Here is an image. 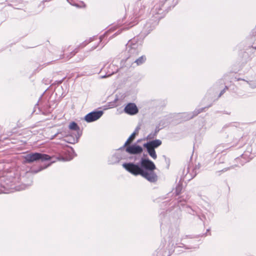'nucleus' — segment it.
<instances>
[{
  "label": "nucleus",
  "instance_id": "f257e3e1",
  "mask_svg": "<svg viewBox=\"0 0 256 256\" xmlns=\"http://www.w3.org/2000/svg\"><path fill=\"white\" fill-rule=\"evenodd\" d=\"M146 156L144 154L139 163L126 162L122 164V166L134 176H141L150 182L154 183L158 180V176L154 172L156 166L153 162L146 158Z\"/></svg>",
  "mask_w": 256,
  "mask_h": 256
},
{
  "label": "nucleus",
  "instance_id": "f03ea898",
  "mask_svg": "<svg viewBox=\"0 0 256 256\" xmlns=\"http://www.w3.org/2000/svg\"><path fill=\"white\" fill-rule=\"evenodd\" d=\"M126 50L128 53V58H136L140 51V48L136 40H130L126 44Z\"/></svg>",
  "mask_w": 256,
  "mask_h": 256
},
{
  "label": "nucleus",
  "instance_id": "7ed1b4c3",
  "mask_svg": "<svg viewBox=\"0 0 256 256\" xmlns=\"http://www.w3.org/2000/svg\"><path fill=\"white\" fill-rule=\"evenodd\" d=\"M51 158L49 155L34 152L26 154L24 156V162L26 163H31L38 160L44 162L49 160Z\"/></svg>",
  "mask_w": 256,
  "mask_h": 256
},
{
  "label": "nucleus",
  "instance_id": "20e7f679",
  "mask_svg": "<svg viewBox=\"0 0 256 256\" xmlns=\"http://www.w3.org/2000/svg\"><path fill=\"white\" fill-rule=\"evenodd\" d=\"M124 150L118 149V151L114 154L112 155L109 158L108 162L110 164H114L119 162L122 159L126 158L124 156Z\"/></svg>",
  "mask_w": 256,
  "mask_h": 256
},
{
  "label": "nucleus",
  "instance_id": "39448f33",
  "mask_svg": "<svg viewBox=\"0 0 256 256\" xmlns=\"http://www.w3.org/2000/svg\"><path fill=\"white\" fill-rule=\"evenodd\" d=\"M103 114V111H94L88 114L84 117V120L88 122H92L100 118Z\"/></svg>",
  "mask_w": 256,
  "mask_h": 256
},
{
  "label": "nucleus",
  "instance_id": "423d86ee",
  "mask_svg": "<svg viewBox=\"0 0 256 256\" xmlns=\"http://www.w3.org/2000/svg\"><path fill=\"white\" fill-rule=\"evenodd\" d=\"M126 148V152L133 154H140L142 151V147L136 144L130 145L128 144Z\"/></svg>",
  "mask_w": 256,
  "mask_h": 256
},
{
  "label": "nucleus",
  "instance_id": "0eeeda50",
  "mask_svg": "<svg viewBox=\"0 0 256 256\" xmlns=\"http://www.w3.org/2000/svg\"><path fill=\"white\" fill-rule=\"evenodd\" d=\"M124 112L130 116L135 115L138 112V109L134 103L130 102L126 105Z\"/></svg>",
  "mask_w": 256,
  "mask_h": 256
},
{
  "label": "nucleus",
  "instance_id": "6e6552de",
  "mask_svg": "<svg viewBox=\"0 0 256 256\" xmlns=\"http://www.w3.org/2000/svg\"><path fill=\"white\" fill-rule=\"evenodd\" d=\"M205 108H200L199 109L195 110L192 112L190 113H184L183 114V116L184 117V119L185 120H188L194 117L197 116L200 113L202 112Z\"/></svg>",
  "mask_w": 256,
  "mask_h": 256
},
{
  "label": "nucleus",
  "instance_id": "1a4fd4ad",
  "mask_svg": "<svg viewBox=\"0 0 256 256\" xmlns=\"http://www.w3.org/2000/svg\"><path fill=\"white\" fill-rule=\"evenodd\" d=\"M162 141L160 140H155L151 141H149L146 143H145L146 146H150L152 148H157L162 144Z\"/></svg>",
  "mask_w": 256,
  "mask_h": 256
},
{
  "label": "nucleus",
  "instance_id": "9d476101",
  "mask_svg": "<svg viewBox=\"0 0 256 256\" xmlns=\"http://www.w3.org/2000/svg\"><path fill=\"white\" fill-rule=\"evenodd\" d=\"M143 146L146 149L147 152L154 160H156L157 158V155L154 150L155 148H152L150 146H146L145 144H144Z\"/></svg>",
  "mask_w": 256,
  "mask_h": 256
},
{
  "label": "nucleus",
  "instance_id": "9b49d317",
  "mask_svg": "<svg viewBox=\"0 0 256 256\" xmlns=\"http://www.w3.org/2000/svg\"><path fill=\"white\" fill-rule=\"evenodd\" d=\"M136 135V132H134L130 135V136L128 138V139L126 140V142L123 145V146L120 148V150H124V148L128 144H130L132 142L133 140L135 138Z\"/></svg>",
  "mask_w": 256,
  "mask_h": 256
},
{
  "label": "nucleus",
  "instance_id": "f8f14e48",
  "mask_svg": "<svg viewBox=\"0 0 256 256\" xmlns=\"http://www.w3.org/2000/svg\"><path fill=\"white\" fill-rule=\"evenodd\" d=\"M146 56H141L137 58H134L132 59L134 60V62L136 63L137 66H140L144 64L146 60Z\"/></svg>",
  "mask_w": 256,
  "mask_h": 256
},
{
  "label": "nucleus",
  "instance_id": "ddd939ff",
  "mask_svg": "<svg viewBox=\"0 0 256 256\" xmlns=\"http://www.w3.org/2000/svg\"><path fill=\"white\" fill-rule=\"evenodd\" d=\"M68 127L70 130H76L77 132V135H78V132L82 134V132L80 131V128L76 122H70Z\"/></svg>",
  "mask_w": 256,
  "mask_h": 256
},
{
  "label": "nucleus",
  "instance_id": "4468645a",
  "mask_svg": "<svg viewBox=\"0 0 256 256\" xmlns=\"http://www.w3.org/2000/svg\"><path fill=\"white\" fill-rule=\"evenodd\" d=\"M146 6L144 5L141 4L139 7V10L137 12V8L135 10L136 16V17H139L144 13Z\"/></svg>",
  "mask_w": 256,
  "mask_h": 256
},
{
  "label": "nucleus",
  "instance_id": "2eb2a0df",
  "mask_svg": "<svg viewBox=\"0 0 256 256\" xmlns=\"http://www.w3.org/2000/svg\"><path fill=\"white\" fill-rule=\"evenodd\" d=\"M81 135H82V134L78 132V135L76 136V139H75L74 138H70L68 136L67 137L68 140H66V142H67L68 143L74 144L78 142V139L79 138L80 136Z\"/></svg>",
  "mask_w": 256,
  "mask_h": 256
},
{
  "label": "nucleus",
  "instance_id": "dca6fc26",
  "mask_svg": "<svg viewBox=\"0 0 256 256\" xmlns=\"http://www.w3.org/2000/svg\"><path fill=\"white\" fill-rule=\"evenodd\" d=\"M190 168L189 166H188L187 168V172L186 174V176H188V174H190L192 178H193L196 176V172H194V170L193 169L192 170V172H190Z\"/></svg>",
  "mask_w": 256,
  "mask_h": 256
},
{
  "label": "nucleus",
  "instance_id": "f3484780",
  "mask_svg": "<svg viewBox=\"0 0 256 256\" xmlns=\"http://www.w3.org/2000/svg\"><path fill=\"white\" fill-rule=\"evenodd\" d=\"M114 72H115L114 71L110 72V70H108L106 72V74L104 76H101V78H103L109 77V76H111L112 74H114Z\"/></svg>",
  "mask_w": 256,
  "mask_h": 256
},
{
  "label": "nucleus",
  "instance_id": "a211bd4d",
  "mask_svg": "<svg viewBox=\"0 0 256 256\" xmlns=\"http://www.w3.org/2000/svg\"><path fill=\"white\" fill-rule=\"evenodd\" d=\"M182 186H178L176 188V195H179L180 194L182 190Z\"/></svg>",
  "mask_w": 256,
  "mask_h": 256
},
{
  "label": "nucleus",
  "instance_id": "6ab92c4d",
  "mask_svg": "<svg viewBox=\"0 0 256 256\" xmlns=\"http://www.w3.org/2000/svg\"><path fill=\"white\" fill-rule=\"evenodd\" d=\"M160 122L158 126H156V129H155V132H154V134H157L158 132L160 131V130L162 128H160Z\"/></svg>",
  "mask_w": 256,
  "mask_h": 256
},
{
  "label": "nucleus",
  "instance_id": "aec40b11",
  "mask_svg": "<svg viewBox=\"0 0 256 256\" xmlns=\"http://www.w3.org/2000/svg\"><path fill=\"white\" fill-rule=\"evenodd\" d=\"M156 136V134L154 133H150L148 136L147 138L148 139H152V138H154V137Z\"/></svg>",
  "mask_w": 256,
  "mask_h": 256
},
{
  "label": "nucleus",
  "instance_id": "412c9836",
  "mask_svg": "<svg viewBox=\"0 0 256 256\" xmlns=\"http://www.w3.org/2000/svg\"><path fill=\"white\" fill-rule=\"evenodd\" d=\"M62 136V134L60 132H58L52 138H54L58 136V138L60 139V138H61Z\"/></svg>",
  "mask_w": 256,
  "mask_h": 256
},
{
  "label": "nucleus",
  "instance_id": "4be33fe9",
  "mask_svg": "<svg viewBox=\"0 0 256 256\" xmlns=\"http://www.w3.org/2000/svg\"><path fill=\"white\" fill-rule=\"evenodd\" d=\"M162 157L164 158V160L168 164V166L170 164V158H166V156L164 155L162 156Z\"/></svg>",
  "mask_w": 256,
  "mask_h": 256
},
{
  "label": "nucleus",
  "instance_id": "5701e85b",
  "mask_svg": "<svg viewBox=\"0 0 256 256\" xmlns=\"http://www.w3.org/2000/svg\"><path fill=\"white\" fill-rule=\"evenodd\" d=\"M228 88L226 86H225V88L223 89L220 92L218 97H220L222 95L224 92L226 90H227Z\"/></svg>",
  "mask_w": 256,
  "mask_h": 256
},
{
  "label": "nucleus",
  "instance_id": "b1692460",
  "mask_svg": "<svg viewBox=\"0 0 256 256\" xmlns=\"http://www.w3.org/2000/svg\"><path fill=\"white\" fill-rule=\"evenodd\" d=\"M140 130V126H138L136 128L134 132H136V134H138V132Z\"/></svg>",
  "mask_w": 256,
  "mask_h": 256
},
{
  "label": "nucleus",
  "instance_id": "393cba45",
  "mask_svg": "<svg viewBox=\"0 0 256 256\" xmlns=\"http://www.w3.org/2000/svg\"><path fill=\"white\" fill-rule=\"evenodd\" d=\"M44 166V168H40L38 171H36V172H40V171L42 170H43V169H44V168H47V166Z\"/></svg>",
  "mask_w": 256,
  "mask_h": 256
},
{
  "label": "nucleus",
  "instance_id": "a878e982",
  "mask_svg": "<svg viewBox=\"0 0 256 256\" xmlns=\"http://www.w3.org/2000/svg\"><path fill=\"white\" fill-rule=\"evenodd\" d=\"M113 67H114V65H110V66L108 67V68L110 69V68H113Z\"/></svg>",
  "mask_w": 256,
  "mask_h": 256
},
{
  "label": "nucleus",
  "instance_id": "bb28decb",
  "mask_svg": "<svg viewBox=\"0 0 256 256\" xmlns=\"http://www.w3.org/2000/svg\"><path fill=\"white\" fill-rule=\"evenodd\" d=\"M228 168H224L222 170V172H226V171Z\"/></svg>",
  "mask_w": 256,
  "mask_h": 256
},
{
  "label": "nucleus",
  "instance_id": "cd10ccee",
  "mask_svg": "<svg viewBox=\"0 0 256 256\" xmlns=\"http://www.w3.org/2000/svg\"><path fill=\"white\" fill-rule=\"evenodd\" d=\"M97 46H96L94 48V49L96 48Z\"/></svg>",
  "mask_w": 256,
  "mask_h": 256
},
{
  "label": "nucleus",
  "instance_id": "c85d7f7f",
  "mask_svg": "<svg viewBox=\"0 0 256 256\" xmlns=\"http://www.w3.org/2000/svg\"><path fill=\"white\" fill-rule=\"evenodd\" d=\"M62 80H60V81L59 83H62Z\"/></svg>",
  "mask_w": 256,
  "mask_h": 256
},
{
  "label": "nucleus",
  "instance_id": "c756f323",
  "mask_svg": "<svg viewBox=\"0 0 256 256\" xmlns=\"http://www.w3.org/2000/svg\"><path fill=\"white\" fill-rule=\"evenodd\" d=\"M76 52H74L72 54H73V55H75V54H76Z\"/></svg>",
  "mask_w": 256,
  "mask_h": 256
},
{
  "label": "nucleus",
  "instance_id": "7c9ffc66",
  "mask_svg": "<svg viewBox=\"0 0 256 256\" xmlns=\"http://www.w3.org/2000/svg\"><path fill=\"white\" fill-rule=\"evenodd\" d=\"M12 186V185H10V186Z\"/></svg>",
  "mask_w": 256,
  "mask_h": 256
},
{
  "label": "nucleus",
  "instance_id": "2f4dec72",
  "mask_svg": "<svg viewBox=\"0 0 256 256\" xmlns=\"http://www.w3.org/2000/svg\"><path fill=\"white\" fill-rule=\"evenodd\" d=\"M182 202V200H180L178 201V202Z\"/></svg>",
  "mask_w": 256,
  "mask_h": 256
}]
</instances>
